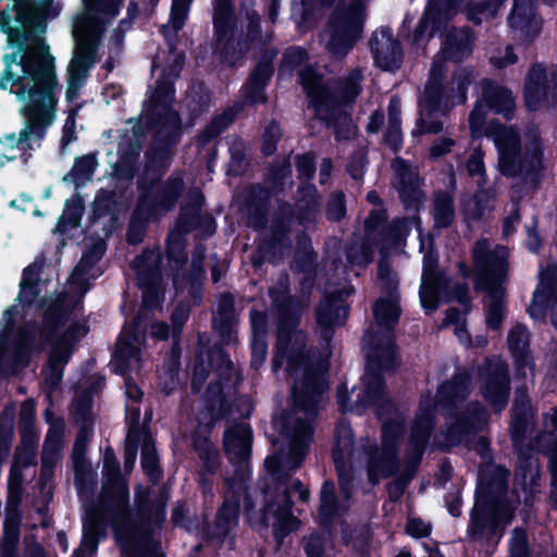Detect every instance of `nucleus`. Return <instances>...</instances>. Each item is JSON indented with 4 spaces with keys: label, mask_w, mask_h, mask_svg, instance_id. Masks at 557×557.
Listing matches in <instances>:
<instances>
[{
    "label": "nucleus",
    "mask_w": 557,
    "mask_h": 557,
    "mask_svg": "<svg viewBox=\"0 0 557 557\" xmlns=\"http://www.w3.org/2000/svg\"><path fill=\"white\" fill-rule=\"evenodd\" d=\"M379 281L386 296L380 297L374 304V321L363 337L367 369L358 387L356 403L363 408L373 407L383 421L382 445L377 447L367 438L361 443L360 449L355 450L350 424L346 421L338 424L333 458L339 486L346 498L351 494V472L361 454L366 459L369 480L373 484L399 471L397 448L404 418L386 398L382 371L393 369L396 363L393 329L399 319L400 309L397 281L385 261L379 263Z\"/></svg>",
    "instance_id": "f257e3e1"
},
{
    "label": "nucleus",
    "mask_w": 557,
    "mask_h": 557,
    "mask_svg": "<svg viewBox=\"0 0 557 557\" xmlns=\"http://www.w3.org/2000/svg\"><path fill=\"white\" fill-rule=\"evenodd\" d=\"M306 336L295 329L294 321L288 326L281 324L277 334V352L273 360L276 371L285 363L290 375L304 374L302 381L293 387V410L275 422L282 437V455L265 459V468L271 472L274 486L264 492L262 513L251 517V521L260 524H272L281 532L290 531L296 524L292 517V494L297 493L300 500L308 499V491L300 481L286 483L289 473L297 470L310 446L313 436L312 420L317 413L326 383L323 375L317 373L305 354Z\"/></svg>",
    "instance_id": "f03ea898"
},
{
    "label": "nucleus",
    "mask_w": 557,
    "mask_h": 557,
    "mask_svg": "<svg viewBox=\"0 0 557 557\" xmlns=\"http://www.w3.org/2000/svg\"><path fill=\"white\" fill-rule=\"evenodd\" d=\"M3 55L5 69L0 76V89L9 90L23 103L20 112L25 120L18 135L0 139V165L33 150L57 117L61 85L55 59L41 38L13 46Z\"/></svg>",
    "instance_id": "7ed1b4c3"
},
{
    "label": "nucleus",
    "mask_w": 557,
    "mask_h": 557,
    "mask_svg": "<svg viewBox=\"0 0 557 557\" xmlns=\"http://www.w3.org/2000/svg\"><path fill=\"white\" fill-rule=\"evenodd\" d=\"M482 99L478 100L469 115V125L473 137L483 134L493 136L498 150V169L506 176H518L535 172L542 168L543 145L539 129L531 127L525 134L523 144L520 143L517 132L512 127L492 126L488 133L485 129L487 110L510 117L515 110V100L511 92L487 79L482 82Z\"/></svg>",
    "instance_id": "20e7f679"
},
{
    "label": "nucleus",
    "mask_w": 557,
    "mask_h": 557,
    "mask_svg": "<svg viewBox=\"0 0 557 557\" xmlns=\"http://www.w3.org/2000/svg\"><path fill=\"white\" fill-rule=\"evenodd\" d=\"M472 35L466 28L448 30L443 47L436 54L430 71V77L419 99L420 117L413 135L437 134L444 129V122L434 119V114H447L456 106L467 99V89L473 75L469 69L458 70L447 87L443 85L444 63L459 62L472 51Z\"/></svg>",
    "instance_id": "39448f33"
},
{
    "label": "nucleus",
    "mask_w": 557,
    "mask_h": 557,
    "mask_svg": "<svg viewBox=\"0 0 557 557\" xmlns=\"http://www.w3.org/2000/svg\"><path fill=\"white\" fill-rule=\"evenodd\" d=\"M84 12L74 24L76 50L67 67L66 100L74 101L95 62V51L104 25L113 20L123 0H83Z\"/></svg>",
    "instance_id": "423d86ee"
},
{
    "label": "nucleus",
    "mask_w": 557,
    "mask_h": 557,
    "mask_svg": "<svg viewBox=\"0 0 557 557\" xmlns=\"http://www.w3.org/2000/svg\"><path fill=\"white\" fill-rule=\"evenodd\" d=\"M103 469L107 482L103 487L101 506L112 513L115 537L123 553L139 549L146 539L148 528L138 523L127 509L128 491L120 476L119 463L112 449L103 455Z\"/></svg>",
    "instance_id": "0eeeda50"
},
{
    "label": "nucleus",
    "mask_w": 557,
    "mask_h": 557,
    "mask_svg": "<svg viewBox=\"0 0 557 557\" xmlns=\"http://www.w3.org/2000/svg\"><path fill=\"white\" fill-rule=\"evenodd\" d=\"M508 251L505 247L496 246L481 239L473 247V261L476 272V287L486 296V324L492 330H498L505 317L503 301V282L507 275Z\"/></svg>",
    "instance_id": "6e6552de"
},
{
    "label": "nucleus",
    "mask_w": 557,
    "mask_h": 557,
    "mask_svg": "<svg viewBox=\"0 0 557 557\" xmlns=\"http://www.w3.org/2000/svg\"><path fill=\"white\" fill-rule=\"evenodd\" d=\"M490 470L496 474L494 481L486 478L485 471L480 473V494L472 511L470 527V532L474 537L495 535L512 519V511H500L496 506L486 504V495L503 492L507 482V472L504 469L491 467Z\"/></svg>",
    "instance_id": "1a4fd4ad"
},
{
    "label": "nucleus",
    "mask_w": 557,
    "mask_h": 557,
    "mask_svg": "<svg viewBox=\"0 0 557 557\" xmlns=\"http://www.w3.org/2000/svg\"><path fill=\"white\" fill-rule=\"evenodd\" d=\"M366 10L362 0L343 3L333 13L324 34L326 50L335 58H344L361 38Z\"/></svg>",
    "instance_id": "9d476101"
},
{
    "label": "nucleus",
    "mask_w": 557,
    "mask_h": 557,
    "mask_svg": "<svg viewBox=\"0 0 557 557\" xmlns=\"http://www.w3.org/2000/svg\"><path fill=\"white\" fill-rule=\"evenodd\" d=\"M183 63L184 57L173 53L172 63L168 69L162 70L147 107V111H150L162 123L163 128L159 132V136L164 133L166 146L175 143L180 131V117L171 106L174 100L173 81L178 77Z\"/></svg>",
    "instance_id": "9b49d317"
},
{
    "label": "nucleus",
    "mask_w": 557,
    "mask_h": 557,
    "mask_svg": "<svg viewBox=\"0 0 557 557\" xmlns=\"http://www.w3.org/2000/svg\"><path fill=\"white\" fill-rule=\"evenodd\" d=\"M434 408L435 401L430 397H425L421 400L419 413L413 422L408 443V454L406 457L407 469L401 473L397 482L389 485V494L393 499H397L403 495L405 485L413 475L414 469L430 436V431L433 425Z\"/></svg>",
    "instance_id": "f8f14e48"
},
{
    "label": "nucleus",
    "mask_w": 557,
    "mask_h": 557,
    "mask_svg": "<svg viewBox=\"0 0 557 557\" xmlns=\"http://www.w3.org/2000/svg\"><path fill=\"white\" fill-rule=\"evenodd\" d=\"M483 397L494 410L505 408L509 397V374L507 364L499 358L487 359L478 371Z\"/></svg>",
    "instance_id": "ddd939ff"
},
{
    "label": "nucleus",
    "mask_w": 557,
    "mask_h": 557,
    "mask_svg": "<svg viewBox=\"0 0 557 557\" xmlns=\"http://www.w3.org/2000/svg\"><path fill=\"white\" fill-rule=\"evenodd\" d=\"M160 261V252L156 250L146 251L133 261L138 283L143 288V304L147 309L156 307L162 294L159 275Z\"/></svg>",
    "instance_id": "4468645a"
},
{
    "label": "nucleus",
    "mask_w": 557,
    "mask_h": 557,
    "mask_svg": "<svg viewBox=\"0 0 557 557\" xmlns=\"http://www.w3.org/2000/svg\"><path fill=\"white\" fill-rule=\"evenodd\" d=\"M140 326L141 321L138 317L135 319L134 325L124 329L117 339L113 361L117 373L125 374L127 371L137 370L139 367Z\"/></svg>",
    "instance_id": "2eb2a0df"
},
{
    "label": "nucleus",
    "mask_w": 557,
    "mask_h": 557,
    "mask_svg": "<svg viewBox=\"0 0 557 557\" xmlns=\"http://www.w3.org/2000/svg\"><path fill=\"white\" fill-rule=\"evenodd\" d=\"M524 97L531 110H536L543 102L554 103L557 101V78H548L543 65H534L527 78Z\"/></svg>",
    "instance_id": "dca6fc26"
},
{
    "label": "nucleus",
    "mask_w": 557,
    "mask_h": 557,
    "mask_svg": "<svg viewBox=\"0 0 557 557\" xmlns=\"http://www.w3.org/2000/svg\"><path fill=\"white\" fill-rule=\"evenodd\" d=\"M534 0H513V8L508 17L513 36L522 41L537 37L542 29V18L536 15Z\"/></svg>",
    "instance_id": "f3484780"
},
{
    "label": "nucleus",
    "mask_w": 557,
    "mask_h": 557,
    "mask_svg": "<svg viewBox=\"0 0 557 557\" xmlns=\"http://www.w3.org/2000/svg\"><path fill=\"white\" fill-rule=\"evenodd\" d=\"M299 77L317 116L329 120V112L335 109L336 101L323 85L321 77L311 67L300 69Z\"/></svg>",
    "instance_id": "a211bd4d"
},
{
    "label": "nucleus",
    "mask_w": 557,
    "mask_h": 557,
    "mask_svg": "<svg viewBox=\"0 0 557 557\" xmlns=\"http://www.w3.org/2000/svg\"><path fill=\"white\" fill-rule=\"evenodd\" d=\"M87 330L84 325L74 323L71 324L65 332L54 344L50 358H49V371L50 374L46 381L51 386H55L62 377V367L67 362L72 346L81 337L86 334Z\"/></svg>",
    "instance_id": "6ab92c4d"
},
{
    "label": "nucleus",
    "mask_w": 557,
    "mask_h": 557,
    "mask_svg": "<svg viewBox=\"0 0 557 557\" xmlns=\"http://www.w3.org/2000/svg\"><path fill=\"white\" fill-rule=\"evenodd\" d=\"M461 2L462 0L430 1L414 32V42L420 46L425 37H432L434 29L449 20L457 12Z\"/></svg>",
    "instance_id": "aec40b11"
},
{
    "label": "nucleus",
    "mask_w": 557,
    "mask_h": 557,
    "mask_svg": "<svg viewBox=\"0 0 557 557\" xmlns=\"http://www.w3.org/2000/svg\"><path fill=\"white\" fill-rule=\"evenodd\" d=\"M370 48L377 66L385 71H394L399 67L403 52L391 29H377L372 35Z\"/></svg>",
    "instance_id": "412c9836"
},
{
    "label": "nucleus",
    "mask_w": 557,
    "mask_h": 557,
    "mask_svg": "<svg viewBox=\"0 0 557 557\" xmlns=\"http://www.w3.org/2000/svg\"><path fill=\"white\" fill-rule=\"evenodd\" d=\"M421 250L424 251L422 284L420 300L426 310H434L437 306L440 275L436 272L437 258L431 250V239H421Z\"/></svg>",
    "instance_id": "4be33fe9"
},
{
    "label": "nucleus",
    "mask_w": 557,
    "mask_h": 557,
    "mask_svg": "<svg viewBox=\"0 0 557 557\" xmlns=\"http://www.w3.org/2000/svg\"><path fill=\"white\" fill-rule=\"evenodd\" d=\"M485 410L473 404L471 412L453 417L451 425L447 430V445L460 444L470 433L480 430L485 423Z\"/></svg>",
    "instance_id": "5701e85b"
},
{
    "label": "nucleus",
    "mask_w": 557,
    "mask_h": 557,
    "mask_svg": "<svg viewBox=\"0 0 557 557\" xmlns=\"http://www.w3.org/2000/svg\"><path fill=\"white\" fill-rule=\"evenodd\" d=\"M350 290L329 292L326 297L320 305L317 312L318 324L324 329L323 337H330V329L343 324L347 315V310L342 302V296L348 295Z\"/></svg>",
    "instance_id": "b1692460"
},
{
    "label": "nucleus",
    "mask_w": 557,
    "mask_h": 557,
    "mask_svg": "<svg viewBox=\"0 0 557 557\" xmlns=\"http://www.w3.org/2000/svg\"><path fill=\"white\" fill-rule=\"evenodd\" d=\"M104 252L102 243H98L94 248L87 251L76 265L70 277V289H81L82 294L87 290L86 283L90 278H96L99 275V270L95 269V264L101 259Z\"/></svg>",
    "instance_id": "393cba45"
},
{
    "label": "nucleus",
    "mask_w": 557,
    "mask_h": 557,
    "mask_svg": "<svg viewBox=\"0 0 557 557\" xmlns=\"http://www.w3.org/2000/svg\"><path fill=\"white\" fill-rule=\"evenodd\" d=\"M225 451L231 461L242 462L250 453L251 429L246 423L230 428L224 436Z\"/></svg>",
    "instance_id": "a878e982"
},
{
    "label": "nucleus",
    "mask_w": 557,
    "mask_h": 557,
    "mask_svg": "<svg viewBox=\"0 0 557 557\" xmlns=\"http://www.w3.org/2000/svg\"><path fill=\"white\" fill-rule=\"evenodd\" d=\"M240 495H246L243 482L231 483L225 500L216 515V528L220 530V533L226 534L237 523L238 497Z\"/></svg>",
    "instance_id": "bb28decb"
},
{
    "label": "nucleus",
    "mask_w": 557,
    "mask_h": 557,
    "mask_svg": "<svg viewBox=\"0 0 557 557\" xmlns=\"http://www.w3.org/2000/svg\"><path fill=\"white\" fill-rule=\"evenodd\" d=\"M549 307L552 313V322L557 326V289H554L549 282V270L541 273L540 286L534 292L533 302L529 308V312L533 318L542 317L544 306Z\"/></svg>",
    "instance_id": "cd10ccee"
},
{
    "label": "nucleus",
    "mask_w": 557,
    "mask_h": 557,
    "mask_svg": "<svg viewBox=\"0 0 557 557\" xmlns=\"http://www.w3.org/2000/svg\"><path fill=\"white\" fill-rule=\"evenodd\" d=\"M393 168L397 173L395 185L403 201L411 203L419 200L418 176L413 170L400 159L395 160Z\"/></svg>",
    "instance_id": "c85d7f7f"
},
{
    "label": "nucleus",
    "mask_w": 557,
    "mask_h": 557,
    "mask_svg": "<svg viewBox=\"0 0 557 557\" xmlns=\"http://www.w3.org/2000/svg\"><path fill=\"white\" fill-rule=\"evenodd\" d=\"M529 333L524 325L516 324L508 334V346L520 369L532 372V361L528 355ZM525 375V372H523Z\"/></svg>",
    "instance_id": "c756f323"
},
{
    "label": "nucleus",
    "mask_w": 557,
    "mask_h": 557,
    "mask_svg": "<svg viewBox=\"0 0 557 557\" xmlns=\"http://www.w3.org/2000/svg\"><path fill=\"white\" fill-rule=\"evenodd\" d=\"M272 75V67L269 63L259 64L245 86V94L248 101L256 103L264 100L263 88Z\"/></svg>",
    "instance_id": "7c9ffc66"
},
{
    "label": "nucleus",
    "mask_w": 557,
    "mask_h": 557,
    "mask_svg": "<svg viewBox=\"0 0 557 557\" xmlns=\"http://www.w3.org/2000/svg\"><path fill=\"white\" fill-rule=\"evenodd\" d=\"M472 374L468 372L458 373L450 382L442 385L438 391L441 401L456 404L458 400L463 399L470 391V380Z\"/></svg>",
    "instance_id": "2f4dec72"
},
{
    "label": "nucleus",
    "mask_w": 557,
    "mask_h": 557,
    "mask_svg": "<svg viewBox=\"0 0 557 557\" xmlns=\"http://www.w3.org/2000/svg\"><path fill=\"white\" fill-rule=\"evenodd\" d=\"M191 2L193 0H173L169 23L162 26L168 40H170L171 30L175 34L185 25Z\"/></svg>",
    "instance_id": "473e14b6"
},
{
    "label": "nucleus",
    "mask_w": 557,
    "mask_h": 557,
    "mask_svg": "<svg viewBox=\"0 0 557 557\" xmlns=\"http://www.w3.org/2000/svg\"><path fill=\"white\" fill-rule=\"evenodd\" d=\"M433 219L436 227H448L455 220L453 199L447 194H438L434 199Z\"/></svg>",
    "instance_id": "72a5a7b5"
},
{
    "label": "nucleus",
    "mask_w": 557,
    "mask_h": 557,
    "mask_svg": "<svg viewBox=\"0 0 557 557\" xmlns=\"http://www.w3.org/2000/svg\"><path fill=\"white\" fill-rule=\"evenodd\" d=\"M528 411V399L523 391H517L513 405V419L511 423V436L517 443L525 428V417Z\"/></svg>",
    "instance_id": "f704fd0d"
},
{
    "label": "nucleus",
    "mask_w": 557,
    "mask_h": 557,
    "mask_svg": "<svg viewBox=\"0 0 557 557\" xmlns=\"http://www.w3.org/2000/svg\"><path fill=\"white\" fill-rule=\"evenodd\" d=\"M89 437V431L83 428L77 435L73 448V465L76 472V482H81L88 473V465L84 458L86 444Z\"/></svg>",
    "instance_id": "c9c22d12"
},
{
    "label": "nucleus",
    "mask_w": 557,
    "mask_h": 557,
    "mask_svg": "<svg viewBox=\"0 0 557 557\" xmlns=\"http://www.w3.org/2000/svg\"><path fill=\"white\" fill-rule=\"evenodd\" d=\"M97 165L98 162L95 156H83L75 160L70 176L76 185L84 184L91 178Z\"/></svg>",
    "instance_id": "e433bc0d"
},
{
    "label": "nucleus",
    "mask_w": 557,
    "mask_h": 557,
    "mask_svg": "<svg viewBox=\"0 0 557 557\" xmlns=\"http://www.w3.org/2000/svg\"><path fill=\"white\" fill-rule=\"evenodd\" d=\"M125 395L127 398L125 407L126 420L133 425H136L140 418V410L137 403L141 399L143 393L128 377L125 379Z\"/></svg>",
    "instance_id": "4c0bfd02"
},
{
    "label": "nucleus",
    "mask_w": 557,
    "mask_h": 557,
    "mask_svg": "<svg viewBox=\"0 0 557 557\" xmlns=\"http://www.w3.org/2000/svg\"><path fill=\"white\" fill-rule=\"evenodd\" d=\"M314 0H301L293 3L292 17L301 32L310 27L314 16Z\"/></svg>",
    "instance_id": "58836bf2"
},
{
    "label": "nucleus",
    "mask_w": 557,
    "mask_h": 557,
    "mask_svg": "<svg viewBox=\"0 0 557 557\" xmlns=\"http://www.w3.org/2000/svg\"><path fill=\"white\" fill-rule=\"evenodd\" d=\"M99 519L100 517L91 513L88 520L84 522L83 547L76 550L73 557H84V550L94 552L96 549V535L98 532Z\"/></svg>",
    "instance_id": "ea45409f"
},
{
    "label": "nucleus",
    "mask_w": 557,
    "mask_h": 557,
    "mask_svg": "<svg viewBox=\"0 0 557 557\" xmlns=\"http://www.w3.org/2000/svg\"><path fill=\"white\" fill-rule=\"evenodd\" d=\"M341 507L337 505L334 494L333 483L325 482L321 491L320 512L324 519H331L339 512Z\"/></svg>",
    "instance_id": "a19ab883"
},
{
    "label": "nucleus",
    "mask_w": 557,
    "mask_h": 557,
    "mask_svg": "<svg viewBox=\"0 0 557 557\" xmlns=\"http://www.w3.org/2000/svg\"><path fill=\"white\" fill-rule=\"evenodd\" d=\"M199 457L209 473H213L219 467V455L212 444L207 440L195 442Z\"/></svg>",
    "instance_id": "79ce46f5"
},
{
    "label": "nucleus",
    "mask_w": 557,
    "mask_h": 557,
    "mask_svg": "<svg viewBox=\"0 0 557 557\" xmlns=\"http://www.w3.org/2000/svg\"><path fill=\"white\" fill-rule=\"evenodd\" d=\"M506 0H487L468 12V17L476 24L494 17Z\"/></svg>",
    "instance_id": "37998d69"
},
{
    "label": "nucleus",
    "mask_w": 557,
    "mask_h": 557,
    "mask_svg": "<svg viewBox=\"0 0 557 557\" xmlns=\"http://www.w3.org/2000/svg\"><path fill=\"white\" fill-rule=\"evenodd\" d=\"M141 466L152 481L160 476L158 457L153 445L145 443L141 451Z\"/></svg>",
    "instance_id": "c03bdc74"
},
{
    "label": "nucleus",
    "mask_w": 557,
    "mask_h": 557,
    "mask_svg": "<svg viewBox=\"0 0 557 557\" xmlns=\"http://www.w3.org/2000/svg\"><path fill=\"white\" fill-rule=\"evenodd\" d=\"M137 502H138V510L141 517L147 516V522L149 524H159L164 520L165 512H164V505L165 503L162 500L152 507L148 508L144 504L143 496L140 494H137Z\"/></svg>",
    "instance_id": "a18cd8bd"
},
{
    "label": "nucleus",
    "mask_w": 557,
    "mask_h": 557,
    "mask_svg": "<svg viewBox=\"0 0 557 557\" xmlns=\"http://www.w3.org/2000/svg\"><path fill=\"white\" fill-rule=\"evenodd\" d=\"M185 243L181 232H172L168 238V256L169 259L174 260L176 263L186 261V253L184 251Z\"/></svg>",
    "instance_id": "49530a36"
},
{
    "label": "nucleus",
    "mask_w": 557,
    "mask_h": 557,
    "mask_svg": "<svg viewBox=\"0 0 557 557\" xmlns=\"http://www.w3.org/2000/svg\"><path fill=\"white\" fill-rule=\"evenodd\" d=\"M83 213V205L81 199L74 197L66 201L63 214L60 218V226L70 224L72 226L77 225Z\"/></svg>",
    "instance_id": "de8ad7c7"
},
{
    "label": "nucleus",
    "mask_w": 557,
    "mask_h": 557,
    "mask_svg": "<svg viewBox=\"0 0 557 557\" xmlns=\"http://www.w3.org/2000/svg\"><path fill=\"white\" fill-rule=\"evenodd\" d=\"M231 5L230 0H214V26L218 33L223 34L227 26Z\"/></svg>",
    "instance_id": "09e8293b"
},
{
    "label": "nucleus",
    "mask_w": 557,
    "mask_h": 557,
    "mask_svg": "<svg viewBox=\"0 0 557 557\" xmlns=\"http://www.w3.org/2000/svg\"><path fill=\"white\" fill-rule=\"evenodd\" d=\"M510 557H527V535L521 529H515L510 539Z\"/></svg>",
    "instance_id": "8fccbe9b"
},
{
    "label": "nucleus",
    "mask_w": 557,
    "mask_h": 557,
    "mask_svg": "<svg viewBox=\"0 0 557 557\" xmlns=\"http://www.w3.org/2000/svg\"><path fill=\"white\" fill-rule=\"evenodd\" d=\"M456 145V140L450 136H442L434 140L430 147L429 153L432 159H438L449 153Z\"/></svg>",
    "instance_id": "3c124183"
},
{
    "label": "nucleus",
    "mask_w": 557,
    "mask_h": 557,
    "mask_svg": "<svg viewBox=\"0 0 557 557\" xmlns=\"http://www.w3.org/2000/svg\"><path fill=\"white\" fill-rule=\"evenodd\" d=\"M35 460V448L30 445H25L16 449L12 467H16L22 470L23 468L34 465Z\"/></svg>",
    "instance_id": "603ef678"
},
{
    "label": "nucleus",
    "mask_w": 557,
    "mask_h": 557,
    "mask_svg": "<svg viewBox=\"0 0 557 557\" xmlns=\"http://www.w3.org/2000/svg\"><path fill=\"white\" fill-rule=\"evenodd\" d=\"M517 60L518 57L515 54L511 46H506L504 50H498L490 57L491 63L498 69L513 64Z\"/></svg>",
    "instance_id": "864d4df0"
},
{
    "label": "nucleus",
    "mask_w": 557,
    "mask_h": 557,
    "mask_svg": "<svg viewBox=\"0 0 557 557\" xmlns=\"http://www.w3.org/2000/svg\"><path fill=\"white\" fill-rule=\"evenodd\" d=\"M60 448V436L58 434H49L45 441L42 453V465L47 467L50 465Z\"/></svg>",
    "instance_id": "5fc2aeb1"
},
{
    "label": "nucleus",
    "mask_w": 557,
    "mask_h": 557,
    "mask_svg": "<svg viewBox=\"0 0 557 557\" xmlns=\"http://www.w3.org/2000/svg\"><path fill=\"white\" fill-rule=\"evenodd\" d=\"M251 349V366L255 369H259L267 359L268 347L265 339L262 337L252 339Z\"/></svg>",
    "instance_id": "6e6d98bb"
},
{
    "label": "nucleus",
    "mask_w": 557,
    "mask_h": 557,
    "mask_svg": "<svg viewBox=\"0 0 557 557\" xmlns=\"http://www.w3.org/2000/svg\"><path fill=\"white\" fill-rule=\"evenodd\" d=\"M281 136L280 127L276 123H271L263 134L262 150L265 154H271L275 150V143Z\"/></svg>",
    "instance_id": "4d7b16f0"
},
{
    "label": "nucleus",
    "mask_w": 557,
    "mask_h": 557,
    "mask_svg": "<svg viewBox=\"0 0 557 557\" xmlns=\"http://www.w3.org/2000/svg\"><path fill=\"white\" fill-rule=\"evenodd\" d=\"M307 60V52L300 47H292L284 53V65L290 69L301 66Z\"/></svg>",
    "instance_id": "13d9d810"
},
{
    "label": "nucleus",
    "mask_w": 557,
    "mask_h": 557,
    "mask_svg": "<svg viewBox=\"0 0 557 557\" xmlns=\"http://www.w3.org/2000/svg\"><path fill=\"white\" fill-rule=\"evenodd\" d=\"M39 276V267L32 264L24 270L22 282H21V297H24L28 292L33 293L32 289L34 284L37 282Z\"/></svg>",
    "instance_id": "bf43d9fd"
},
{
    "label": "nucleus",
    "mask_w": 557,
    "mask_h": 557,
    "mask_svg": "<svg viewBox=\"0 0 557 557\" xmlns=\"http://www.w3.org/2000/svg\"><path fill=\"white\" fill-rule=\"evenodd\" d=\"M77 108L70 110L69 116L63 126V135L61 138L62 148H65L75 137V117Z\"/></svg>",
    "instance_id": "052dcab7"
},
{
    "label": "nucleus",
    "mask_w": 557,
    "mask_h": 557,
    "mask_svg": "<svg viewBox=\"0 0 557 557\" xmlns=\"http://www.w3.org/2000/svg\"><path fill=\"white\" fill-rule=\"evenodd\" d=\"M327 215L332 220H339L345 215V202L342 194L331 197L327 206Z\"/></svg>",
    "instance_id": "680f3d73"
},
{
    "label": "nucleus",
    "mask_w": 557,
    "mask_h": 557,
    "mask_svg": "<svg viewBox=\"0 0 557 557\" xmlns=\"http://www.w3.org/2000/svg\"><path fill=\"white\" fill-rule=\"evenodd\" d=\"M22 470L11 466L9 475V494L11 499H17L22 487Z\"/></svg>",
    "instance_id": "e2e57ef3"
},
{
    "label": "nucleus",
    "mask_w": 557,
    "mask_h": 557,
    "mask_svg": "<svg viewBox=\"0 0 557 557\" xmlns=\"http://www.w3.org/2000/svg\"><path fill=\"white\" fill-rule=\"evenodd\" d=\"M296 166L301 178H311L314 173V163L312 157L297 156L296 157Z\"/></svg>",
    "instance_id": "0e129e2a"
},
{
    "label": "nucleus",
    "mask_w": 557,
    "mask_h": 557,
    "mask_svg": "<svg viewBox=\"0 0 557 557\" xmlns=\"http://www.w3.org/2000/svg\"><path fill=\"white\" fill-rule=\"evenodd\" d=\"M467 170L471 176L479 177L478 183L480 184L484 174V164L482 153L479 150H475L472 157L469 159L467 163Z\"/></svg>",
    "instance_id": "69168bd1"
},
{
    "label": "nucleus",
    "mask_w": 557,
    "mask_h": 557,
    "mask_svg": "<svg viewBox=\"0 0 557 557\" xmlns=\"http://www.w3.org/2000/svg\"><path fill=\"white\" fill-rule=\"evenodd\" d=\"M385 140L394 150H397L400 147V144H401L400 121L388 122V129L385 135Z\"/></svg>",
    "instance_id": "338daca9"
},
{
    "label": "nucleus",
    "mask_w": 557,
    "mask_h": 557,
    "mask_svg": "<svg viewBox=\"0 0 557 557\" xmlns=\"http://www.w3.org/2000/svg\"><path fill=\"white\" fill-rule=\"evenodd\" d=\"M361 72L359 70H355L350 73L344 90L345 98L347 100L352 99L359 94V83L361 81Z\"/></svg>",
    "instance_id": "774afa93"
}]
</instances>
